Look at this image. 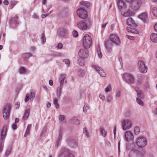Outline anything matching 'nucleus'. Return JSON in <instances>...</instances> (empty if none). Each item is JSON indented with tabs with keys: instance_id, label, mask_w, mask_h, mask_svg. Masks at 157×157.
<instances>
[{
	"instance_id": "30",
	"label": "nucleus",
	"mask_w": 157,
	"mask_h": 157,
	"mask_svg": "<svg viewBox=\"0 0 157 157\" xmlns=\"http://www.w3.org/2000/svg\"><path fill=\"white\" fill-rule=\"evenodd\" d=\"M80 4L82 5L85 6L87 8H88L90 5V4L89 2L84 1H82L80 2Z\"/></svg>"
},
{
	"instance_id": "20",
	"label": "nucleus",
	"mask_w": 157,
	"mask_h": 157,
	"mask_svg": "<svg viewBox=\"0 0 157 157\" xmlns=\"http://www.w3.org/2000/svg\"><path fill=\"white\" fill-rule=\"evenodd\" d=\"M135 90L137 93V98H139L140 99L144 98V96L141 90H139L138 88H135Z\"/></svg>"
},
{
	"instance_id": "49",
	"label": "nucleus",
	"mask_w": 157,
	"mask_h": 157,
	"mask_svg": "<svg viewBox=\"0 0 157 157\" xmlns=\"http://www.w3.org/2000/svg\"><path fill=\"white\" fill-rule=\"evenodd\" d=\"M126 37L127 38H128V39H130L131 40H133L135 39L134 37L133 36H129L128 35H126Z\"/></svg>"
},
{
	"instance_id": "43",
	"label": "nucleus",
	"mask_w": 157,
	"mask_h": 157,
	"mask_svg": "<svg viewBox=\"0 0 157 157\" xmlns=\"http://www.w3.org/2000/svg\"><path fill=\"white\" fill-rule=\"evenodd\" d=\"M63 62L67 65V67H68L69 66L70 61L68 59H64L63 60Z\"/></svg>"
},
{
	"instance_id": "52",
	"label": "nucleus",
	"mask_w": 157,
	"mask_h": 157,
	"mask_svg": "<svg viewBox=\"0 0 157 157\" xmlns=\"http://www.w3.org/2000/svg\"><path fill=\"white\" fill-rule=\"evenodd\" d=\"M51 12L50 11L49 12V13L47 14H42L41 15L42 18H45L47 16H48L49 15V14Z\"/></svg>"
},
{
	"instance_id": "55",
	"label": "nucleus",
	"mask_w": 157,
	"mask_h": 157,
	"mask_svg": "<svg viewBox=\"0 0 157 157\" xmlns=\"http://www.w3.org/2000/svg\"><path fill=\"white\" fill-rule=\"evenodd\" d=\"M99 97L103 101L105 100V97L103 95L100 94L99 95Z\"/></svg>"
},
{
	"instance_id": "59",
	"label": "nucleus",
	"mask_w": 157,
	"mask_h": 157,
	"mask_svg": "<svg viewBox=\"0 0 157 157\" xmlns=\"http://www.w3.org/2000/svg\"><path fill=\"white\" fill-rule=\"evenodd\" d=\"M63 44L62 43H59L57 45V47L58 48L61 49L63 47Z\"/></svg>"
},
{
	"instance_id": "47",
	"label": "nucleus",
	"mask_w": 157,
	"mask_h": 157,
	"mask_svg": "<svg viewBox=\"0 0 157 157\" xmlns=\"http://www.w3.org/2000/svg\"><path fill=\"white\" fill-rule=\"evenodd\" d=\"M73 36L75 37H77L78 36V33L77 31L75 30L73 31Z\"/></svg>"
},
{
	"instance_id": "62",
	"label": "nucleus",
	"mask_w": 157,
	"mask_h": 157,
	"mask_svg": "<svg viewBox=\"0 0 157 157\" xmlns=\"http://www.w3.org/2000/svg\"><path fill=\"white\" fill-rule=\"evenodd\" d=\"M116 95V96L117 97H120L121 96L120 92L119 91L117 92Z\"/></svg>"
},
{
	"instance_id": "13",
	"label": "nucleus",
	"mask_w": 157,
	"mask_h": 157,
	"mask_svg": "<svg viewBox=\"0 0 157 157\" xmlns=\"http://www.w3.org/2000/svg\"><path fill=\"white\" fill-rule=\"evenodd\" d=\"M124 137L126 140L127 142L132 141L134 138L133 134L129 131H127L125 132Z\"/></svg>"
},
{
	"instance_id": "5",
	"label": "nucleus",
	"mask_w": 157,
	"mask_h": 157,
	"mask_svg": "<svg viewBox=\"0 0 157 157\" xmlns=\"http://www.w3.org/2000/svg\"><path fill=\"white\" fill-rule=\"evenodd\" d=\"M10 107V105L7 104L2 109L3 117L5 119H7L9 117Z\"/></svg>"
},
{
	"instance_id": "45",
	"label": "nucleus",
	"mask_w": 157,
	"mask_h": 157,
	"mask_svg": "<svg viewBox=\"0 0 157 157\" xmlns=\"http://www.w3.org/2000/svg\"><path fill=\"white\" fill-rule=\"evenodd\" d=\"M89 109V107L86 105H85L83 108V112L84 113H86L87 110Z\"/></svg>"
},
{
	"instance_id": "58",
	"label": "nucleus",
	"mask_w": 157,
	"mask_h": 157,
	"mask_svg": "<svg viewBox=\"0 0 157 157\" xmlns=\"http://www.w3.org/2000/svg\"><path fill=\"white\" fill-rule=\"evenodd\" d=\"M105 144L108 147H110L111 146V143L108 141L106 142Z\"/></svg>"
},
{
	"instance_id": "26",
	"label": "nucleus",
	"mask_w": 157,
	"mask_h": 157,
	"mask_svg": "<svg viewBox=\"0 0 157 157\" xmlns=\"http://www.w3.org/2000/svg\"><path fill=\"white\" fill-rule=\"evenodd\" d=\"M85 59H83L79 57L78 60V63L80 66H83L85 64Z\"/></svg>"
},
{
	"instance_id": "64",
	"label": "nucleus",
	"mask_w": 157,
	"mask_h": 157,
	"mask_svg": "<svg viewBox=\"0 0 157 157\" xmlns=\"http://www.w3.org/2000/svg\"><path fill=\"white\" fill-rule=\"evenodd\" d=\"M32 126L31 124H29L28 125L26 129L29 131L30 129L31 128Z\"/></svg>"
},
{
	"instance_id": "22",
	"label": "nucleus",
	"mask_w": 157,
	"mask_h": 157,
	"mask_svg": "<svg viewBox=\"0 0 157 157\" xmlns=\"http://www.w3.org/2000/svg\"><path fill=\"white\" fill-rule=\"evenodd\" d=\"M67 30L66 29H60L58 32V34L59 36L62 37L64 36L66 33L67 32Z\"/></svg>"
},
{
	"instance_id": "53",
	"label": "nucleus",
	"mask_w": 157,
	"mask_h": 157,
	"mask_svg": "<svg viewBox=\"0 0 157 157\" xmlns=\"http://www.w3.org/2000/svg\"><path fill=\"white\" fill-rule=\"evenodd\" d=\"M29 130H28L27 129L26 130L25 134L24 135V136L25 137H26L27 136V135H29Z\"/></svg>"
},
{
	"instance_id": "60",
	"label": "nucleus",
	"mask_w": 157,
	"mask_h": 157,
	"mask_svg": "<svg viewBox=\"0 0 157 157\" xmlns=\"http://www.w3.org/2000/svg\"><path fill=\"white\" fill-rule=\"evenodd\" d=\"M25 58H27V57H29L31 56V54L29 53L25 54Z\"/></svg>"
},
{
	"instance_id": "32",
	"label": "nucleus",
	"mask_w": 157,
	"mask_h": 157,
	"mask_svg": "<svg viewBox=\"0 0 157 157\" xmlns=\"http://www.w3.org/2000/svg\"><path fill=\"white\" fill-rule=\"evenodd\" d=\"M100 131L101 135L104 137H105L106 136V133L104 128L102 127L100 128Z\"/></svg>"
},
{
	"instance_id": "28",
	"label": "nucleus",
	"mask_w": 157,
	"mask_h": 157,
	"mask_svg": "<svg viewBox=\"0 0 157 157\" xmlns=\"http://www.w3.org/2000/svg\"><path fill=\"white\" fill-rule=\"evenodd\" d=\"M78 75L79 77H83L85 75L84 70L81 69H79L78 71Z\"/></svg>"
},
{
	"instance_id": "31",
	"label": "nucleus",
	"mask_w": 157,
	"mask_h": 157,
	"mask_svg": "<svg viewBox=\"0 0 157 157\" xmlns=\"http://www.w3.org/2000/svg\"><path fill=\"white\" fill-rule=\"evenodd\" d=\"M138 83L139 84H141L143 80V76L141 74H140L138 75Z\"/></svg>"
},
{
	"instance_id": "9",
	"label": "nucleus",
	"mask_w": 157,
	"mask_h": 157,
	"mask_svg": "<svg viewBox=\"0 0 157 157\" xmlns=\"http://www.w3.org/2000/svg\"><path fill=\"white\" fill-rule=\"evenodd\" d=\"M137 64L139 71L141 72L145 73L147 72V67L143 61L141 60L139 61Z\"/></svg>"
},
{
	"instance_id": "23",
	"label": "nucleus",
	"mask_w": 157,
	"mask_h": 157,
	"mask_svg": "<svg viewBox=\"0 0 157 157\" xmlns=\"http://www.w3.org/2000/svg\"><path fill=\"white\" fill-rule=\"evenodd\" d=\"M139 17L143 21L145 22L147 20V14L145 13H142L139 16Z\"/></svg>"
},
{
	"instance_id": "19",
	"label": "nucleus",
	"mask_w": 157,
	"mask_h": 157,
	"mask_svg": "<svg viewBox=\"0 0 157 157\" xmlns=\"http://www.w3.org/2000/svg\"><path fill=\"white\" fill-rule=\"evenodd\" d=\"M126 22L127 24L131 27H134L137 25L136 22L131 17L128 18Z\"/></svg>"
},
{
	"instance_id": "51",
	"label": "nucleus",
	"mask_w": 157,
	"mask_h": 157,
	"mask_svg": "<svg viewBox=\"0 0 157 157\" xmlns=\"http://www.w3.org/2000/svg\"><path fill=\"white\" fill-rule=\"evenodd\" d=\"M125 114L126 117H129L131 115V113L129 111L126 112Z\"/></svg>"
},
{
	"instance_id": "41",
	"label": "nucleus",
	"mask_w": 157,
	"mask_h": 157,
	"mask_svg": "<svg viewBox=\"0 0 157 157\" xmlns=\"http://www.w3.org/2000/svg\"><path fill=\"white\" fill-rule=\"evenodd\" d=\"M136 156V154L134 153V150H131L128 154L129 157H133Z\"/></svg>"
},
{
	"instance_id": "39",
	"label": "nucleus",
	"mask_w": 157,
	"mask_h": 157,
	"mask_svg": "<svg viewBox=\"0 0 157 157\" xmlns=\"http://www.w3.org/2000/svg\"><path fill=\"white\" fill-rule=\"evenodd\" d=\"M144 86L145 89L147 90H148L150 86L148 81H146V82L144 85Z\"/></svg>"
},
{
	"instance_id": "34",
	"label": "nucleus",
	"mask_w": 157,
	"mask_h": 157,
	"mask_svg": "<svg viewBox=\"0 0 157 157\" xmlns=\"http://www.w3.org/2000/svg\"><path fill=\"white\" fill-rule=\"evenodd\" d=\"M62 86H60L58 87L57 90V96L59 98L61 95V92L62 90Z\"/></svg>"
},
{
	"instance_id": "40",
	"label": "nucleus",
	"mask_w": 157,
	"mask_h": 157,
	"mask_svg": "<svg viewBox=\"0 0 157 157\" xmlns=\"http://www.w3.org/2000/svg\"><path fill=\"white\" fill-rule=\"evenodd\" d=\"M65 153V151L64 150L61 149V150L60 151L59 155V157H62V156L64 157Z\"/></svg>"
},
{
	"instance_id": "37",
	"label": "nucleus",
	"mask_w": 157,
	"mask_h": 157,
	"mask_svg": "<svg viewBox=\"0 0 157 157\" xmlns=\"http://www.w3.org/2000/svg\"><path fill=\"white\" fill-rule=\"evenodd\" d=\"M140 131V129L139 127H136L134 129V132L135 135H137L138 134Z\"/></svg>"
},
{
	"instance_id": "33",
	"label": "nucleus",
	"mask_w": 157,
	"mask_h": 157,
	"mask_svg": "<svg viewBox=\"0 0 157 157\" xmlns=\"http://www.w3.org/2000/svg\"><path fill=\"white\" fill-rule=\"evenodd\" d=\"M53 104L55 106L56 108L58 109L59 108V105L58 103V100L56 98H54L53 101Z\"/></svg>"
},
{
	"instance_id": "21",
	"label": "nucleus",
	"mask_w": 157,
	"mask_h": 157,
	"mask_svg": "<svg viewBox=\"0 0 157 157\" xmlns=\"http://www.w3.org/2000/svg\"><path fill=\"white\" fill-rule=\"evenodd\" d=\"M126 30L129 32H131L132 33H135V34H138L139 32V30L134 28H132L131 27H127L126 28Z\"/></svg>"
},
{
	"instance_id": "15",
	"label": "nucleus",
	"mask_w": 157,
	"mask_h": 157,
	"mask_svg": "<svg viewBox=\"0 0 157 157\" xmlns=\"http://www.w3.org/2000/svg\"><path fill=\"white\" fill-rule=\"evenodd\" d=\"M35 97V94L32 92H31L30 93L26 94L25 98V102H28L29 100L32 101Z\"/></svg>"
},
{
	"instance_id": "50",
	"label": "nucleus",
	"mask_w": 157,
	"mask_h": 157,
	"mask_svg": "<svg viewBox=\"0 0 157 157\" xmlns=\"http://www.w3.org/2000/svg\"><path fill=\"white\" fill-rule=\"evenodd\" d=\"M59 118L60 120L61 121H63L65 119L64 116L63 115H60L59 116Z\"/></svg>"
},
{
	"instance_id": "46",
	"label": "nucleus",
	"mask_w": 157,
	"mask_h": 157,
	"mask_svg": "<svg viewBox=\"0 0 157 157\" xmlns=\"http://www.w3.org/2000/svg\"><path fill=\"white\" fill-rule=\"evenodd\" d=\"M41 39L42 40V42L43 43H45L46 42V38L45 36V34L44 33L42 34Z\"/></svg>"
},
{
	"instance_id": "42",
	"label": "nucleus",
	"mask_w": 157,
	"mask_h": 157,
	"mask_svg": "<svg viewBox=\"0 0 157 157\" xmlns=\"http://www.w3.org/2000/svg\"><path fill=\"white\" fill-rule=\"evenodd\" d=\"M19 73L21 74H25L26 73V71L25 69L23 67H21L19 69Z\"/></svg>"
},
{
	"instance_id": "44",
	"label": "nucleus",
	"mask_w": 157,
	"mask_h": 157,
	"mask_svg": "<svg viewBox=\"0 0 157 157\" xmlns=\"http://www.w3.org/2000/svg\"><path fill=\"white\" fill-rule=\"evenodd\" d=\"M83 133L86 136L87 138L89 137V135L88 134V132L87 130L85 128H83Z\"/></svg>"
},
{
	"instance_id": "27",
	"label": "nucleus",
	"mask_w": 157,
	"mask_h": 157,
	"mask_svg": "<svg viewBox=\"0 0 157 157\" xmlns=\"http://www.w3.org/2000/svg\"><path fill=\"white\" fill-rule=\"evenodd\" d=\"M71 122L72 123H74L77 125H79L80 124L79 121L76 117H73L71 120Z\"/></svg>"
},
{
	"instance_id": "3",
	"label": "nucleus",
	"mask_w": 157,
	"mask_h": 157,
	"mask_svg": "<svg viewBox=\"0 0 157 157\" xmlns=\"http://www.w3.org/2000/svg\"><path fill=\"white\" fill-rule=\"evenodd\" d=\"M83 44L85 48H89L92 44V40L91 37L87 34L85 35L83 39Z\"/></svg>"
},
{
	"instance_id": "25",
	"label": "nucleus",
	"mask_w": 157,
	"mask_h": 157,
	"mask_svg": "<svg viewBox=\"0 0 157 157\" xmlns=\"http://www.w3.org/2000/svg\"><path fill=\"white\" fill-rule=\"evenodd\" d=\"M30 113V109H27L25 110L24 114L23 117V119L24 120H27L28 118Z\"/></svg>"
},
{
	"instance_id": "35",
	"label": "nucleus",
	"mask_w": 157,
	"mask_h": 157,
	"mask_svg": "<svg viewBox=\"0 0 157 157\" xmlns=\"http://www.w3.org/2000/svg\"><path fill=\"white\" fill-rule=\"evenodd\" d=\"M152 11L153 15L157 17V8L156 7H154L152 9Z\"/></svg>"
},
{
	"instance_id": "6",
	"label": "nucleus",
	"mask_w": 157,
	"mask_h": 157,
	"mask_svg": "<svg viewBox=\"0 0 157 157\" xmlns=\"http://www.w3.org/2000/svg\"><path fill=\"white\" fill-rule=\"evenodd\" d=\"M136 143L139 147H143L146 145L147 141L145 138L140 136L137 138Z\"/></svg>"
},
{
	"instance_id": "38",
	"label": "nucleus",
	"mask_w": 157,
	"mask_h": 157,
	"mask_svg": "<svg viewBox=\"0 0 157 157\" xmlns=\"http://www.w3.org/2000/svg\"><path fill=\"white\" fill-rule=\"evenodd\" d=\"M141 99H140L139 98H137L136 101L137 103L140 105L141 106L144 105V103L143 101L141 100Z\"/></svg>"
},
{
	"instance_id": "29",
	"label": "nucleus",
	"mask_w": 157,
	"mask_h": 157,
	"mask_svg": "<svg viewBox=\"0 0 157 157\" xmlns=\"http://www.w3.org/2000/svg\"><path fill=\"white\" fill-rule=\"evenodd\" d=\"M62 133L60 132L59 133L58 138V140H56V141L57 145L58 146L59 145L60 143L61 140V139L62 138Z\"/></svg>"
},
{
	"instance_id": "17",
	"label": "nucleus",
	"mask_w": 157,
	"mask_h": 157,
	"mask_svg": "<svg viewBox=\"0 0 157 157\" xmlns=\"http://www.w3.org/2000/svg\"><path fill=\"white\" fill-rule=\"evenodd\" d=\"M117 4L118 8L119 10H124L126 8L125 3L122 0H118Z\"/></svg>"
},
{
	"instance_id": "8",
	"label": "nucleus",
	"mask_w": 157,
	"mask_h": 157,
	"mask_svg": "<svg viewBox=\"0 0 157 157\" xmlns=\"http://www.w3.org/2000/svg\"><path fill=\"white\" fill-rule=\"evenodd\" d=\"M121 126L123 130L129 129L131 127V122L128 120H124L121 122Z\"/></svg>"
},
{
	"instance_id": "56",
	"label": "nucleus",
	"mask_w": 157,
	"mask_h": 157,
	"mask_svg": "<svg viewBox=\"0 0 157 157\" xmlns=\"http://www.w3.org/2000/svg\"><path fill=\"white\" fill-rule=\"evenodd\" d=\"M12 129L13 130H15L17 128V126L16 124H13L12 126Z\"/></svg>"
},
{
	"instance_id": "4",
	"label": "nucleus",
	"mask_w": 157,
	"mask_h": 157,
	"mask_svg": "<svg viewBox=\"0 0 157 157\" xmlns=\"http://www.w3.org/2000/svg\"><path fill=\"white\" fill-rule=\"evenodd\" d=\"M142 3L140 0H135L132 1L129 4V6L134 11L137 10Z\"/></svg>"
},
{
	"instance_id": "18",
	"label": "nucleus",
	"mask_w": 157,
	"mask_h": 157,
	"mask_svg": "<svg viewBox=\"0 0 157 157\" xmlns=\"http://www.w3.org/2000/svg\"><path fill=\"white\" fill-rule=\"evenodd\" d=\"M122 15L124 17H129L134 16L135 14V13L130 10H128L125 12L123 11L121 12Z\"/></svg>"
},
{
	"instance_id": "12",
	"label": "nucleus",
	"mask_w": 157,
	"mask_h": 157,
	"mask_svg": "<svg viewBox=\"0 0 157 157\" xmlns=\"http://www.w3.org/2000/svg\"><path fill=\"white\" fill-rule=\"evenodd\" d=\"M90 25V24L88 25L87 23L83 21H80L77 23V25L78 27L82 30H85L88 28V27Z\"/></svg>"
},
{
	"instance_id": "48",
	"label": "nucleus",
	"mask_w": 157,
	"mask_h": 157,
	"mask_svg": "<svg viewBox=\"0 0 157 157\" xmlns=\"http://www.w3.org/2000/svg\"><path fill=\"white\" fill-rule=\"evenodd\" d=\"M111 88L110 86L109 85L106 88L105 91L107 93L111 91Z\"/></svg>"
},
{
	"instance_id": "63",
	"label": "nucleus",
	"mask_w": 157,
	"mask_h": 157,
	"mask_svg": "<svg viewBox=\"0 0 157 157\" xmlns=\"http://www.w3.org/2000/svg\"><path fill=\"white\" fill-rule=\"evenodd\" d=\"M49 84L51 86H52L53 85V81L52 80H50L49 81Z\"/></svg>"
},
{
	"instance_id": "61",
	"label": "nucleus",
	"mask_w": 157,
	"mask_h": 157,
	"mask_svg": "<svg viewBox=\"0 0 157 157\" xmlns=\"http://www.w3.org/2000/svg\"><path fill=\"white\" fill-rule=\"evenodd\" d=\"M66 157H75V156L71 153H68Z\"/></svg>"
},
{
	"instance_id": "36",
	"label": "nucleus",
	"mask_w": 157,
	"mask_h": 157,
	"mask_svg": "<svg viewBox=\"0 0 157 157\" xmlns=\"http://www.w3.org/2000/svg\"><path fill=\"white\" fill-rule=\"evenodd\" d=\"M97 52L99 57L100 58H101L102 57V55L101 51V48L99 46L98 47Z\"/></svg>"
},
{
	"instance_id": "24",
	"label": "nucleus",
	"mask_w": 157,
	"mask_h": 157,
	"mask_svg": "<svg viewBox=\"0 0 157 157\" xmlns=\"http://www.w3.org/2000/svg\"><path fill=\"white\" fill-rule=\"evenodd\" d=\"M150 39L153 42H157V34L152 33L151 35Z\"/></svg>"
},
{
	"instance_id": "11",
	"label": "nucleus",
	"mask_w": 157,
	"mask_h": 157,
	"mask_svg": "<svg viewBox=\"0 0 157 157\" xmlns=\"http://www.w3.org/2000/svg\"><path fill=\"white\" fill-rule=\"evenodd\" d=\"M92 67L99 73L101 76L103 77L106 76V73L101 67L96 65H92Z\"/></svg>"
},
{
	"instance_id": "54",
	"label": "nucleus",
	"mask_w": 157,
	"mask_h": 157,
	"mask_svg": "<svg viewBox=\"0 0 157 157\" xmlns=\"http://www.w3.org/2000/svg\"><path fill=\"white\" fill-rule=\"evenodd\" d=\"M10 152H11V149H10L9 150H7L5 153L6 155V156H7L9 155V154H10Z\"/></svg>"
},
{
	"instance_id": "57",
	"label": "nucleus",
	"mask_w": 157,
	"mask_h": 157,
	"mask_svg": "<svg viewBox=\"0 0 157 157\" xmlns=\"http://www.w3.org/2000/svg\"><path fill=\"white\" fill-rule=\"evenodd\" d=\"M112 98L110 96H108L107 98V102H110L112 100Z\"/></svg>"
},
{
	"instance_id": "16",
	"label": "nucleus",
	"mask_w": 157,
	"mask_h": 157,
	"mask_svg": "<svg viewBox=\"0 0 157 157\" xmlns=\"http://www.w3.org/2000/svg\"><path fill=\"white\" fill-rule=\"evenodd\" d=\"M66 75L64 74H61L60 75L59 78V81L60 86H63V83L65 81V83H67V80H66Z\"/></svg>"
},
{
	"instance_id": "10",
	"label": "nucleus",
	"mask_w": 157,
	"mask_h": 157,
	"mask_svg": "<svg viewBox=\"0 0 157 157\" xmlns=\"http://www.w3.org/2000/svg\"><path fill=\"white\" fill-rule=\"evenodd\" d=\"M77 13L78 16L80 18L84 19L87 17V15L86 11L82 8L77 10Z\"/></svg>"
},
{
	"instance_id": "7",
	"label": "nucleus",
	"mask_w": 157,
	"mask_h": 157,
	"mask_svg": "<svg viewBox=\"0 0 157 157\" xmlns=\"http://www.w3.org/2000/svg\"><path fill=\"white\" fill-rule=\"evenodd\" d=\"M79 57L83 59H87L89 56V52L88 50L84 48L81 49L78 52Z\"/></svg>"
},
{
	"instance_id": "14",
	"label": "nucleus",
	"mask_w": 157,
	"mask_h": 157,
	"mask_svg": "<svg viewBox=\"0 0 157 157\" xmlns=\"http://www.w3.org/2000/svg\"><path fill=\"white\" fill-rule=\"evenodd\" d=\"M124 77V78L127 82L129 84H132L133 83L134 79L133 75L130 74H127Z\"/></svg>"
},
{
	"instance_id": "2",
	"label": "nucleus",
	"mask_w": 157,
	"mask_h": 157,
	"mask_svg": "<svg viewBox=\"0 0 157 157\" xmlns=\"http://www.w3.org/2000/svg\"><path fill=\"white\" fill-rule=\"evenodd\" d=\"M8 127L4 126L0 131V152L2 151L3 148V144L4 139L6 136Z\"/></svg>"
},
{
	"instance_id": "1",
	"label": "nucleus",
	"mask_w": 157,
	"mask_h": 157,
	"mask_svg": "<svg viewBox=\"0 0 157 157\" xmlns=\"http://www.w3.org/2000/svg\"><path fill=\"white\" fill-rule=\"evenodd\" d=\"M109 39L110 41H107L105 43V46L108 52L110 53L112 51V47L113 46L112 42L116 45H119L120 44L121 41L118 37L115 34H111Z\"/></svg>"
}]
</instances>
